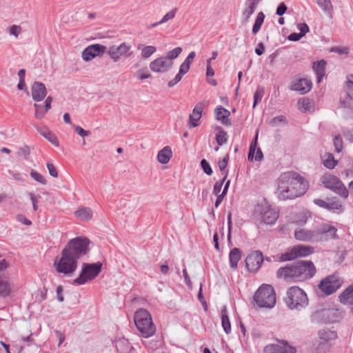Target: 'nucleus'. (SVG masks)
I'll use <instances>...</instances> for the list:
<instances>
[{
  "label": "nucleus",
  "instance_id": "obj_1",
  "mask_svg": "<svg viewBox=\"0 0 353 353\" xmlns=\"http://www.w3.org/2000/svg\"><path fill=\"white\" fill-rule=\"evenodd\" d=\"M91 241L87 237L77 236L69 241L61 251L59 261L55 264L59 273L70 274L76 271L77 261L90 252Z\"/></svg>",
  "mask_w": 353,
  "mask_h": 353
},
{
  "label": "nucleus",
  "instance_id": "obj_2",
  "mask_svg": "<svg viewBox=\"0 0 353 353\" xmlns=\"http://www.w3.org/2000/svg\"><path fill=\"white\" fill-rule=\"evenodd\" d=\"M309 184L304 177L296 172L282 173L278 179L280 200L294 199L303 195Z\"/></svg>",
  "mask_w": 353,
  "mask_h": 353
},
{
  "label": "nucleus",
  "instance_id": "obj_3",
  "mask_svg": "<svg viewBox=\"0 0 353 353\" xmlns=\"http://www.w3.org/2000/svg\"><path fill=\"white\" fill-rule=\"evenodd\" d=\"M316 273L314 263L310 261H300L278 269L276 276L286 281H303L312 278Z\"/></svg>",
  "mask_w": 353,
  "mask_h": 353
},
{
  "label": "nucleus",
  "instance_id": "obj_4",
  "mask_svg": "<svg viewBox=\"0 0 353 353\" xmlns=\"http://www.w3.org/2000/svg\"><path fill=\"white\" fill-rule=\"evenodd\" d=\"M294 237L300 241L317 243L320 241H328L332 239H337V228L334 226L321 223L313 230L299 228L294 232Z\"/></svg>",
  "mask_w": 353,
  "mask_h": 353
},
{
  "label": "nucleus",
  "instance_id": "obj_5",
  "mask_svg": "<svg viewBox=\"0 0 353 353\" xmlns=\"http://www.w3.org/2000/svg\"><path fill=\"white\" fill-rule=\"evenodd\" d=\"M284 302L290 310L300 311L308 305L309 299L303 290L298 286H292L286 292Z\"/></svg>",
  "mask_w": 353,
  "mask_h": 353
},
{
  "label": "nucleus",
  "instance_id": "obj_6",
  "mask_svg": "<svg viewBox=\"0 0 353 353\" xmlns=\"http://www.w3.org/2000/svg\"><path fill=\"white\" fill-rule=\"evenodd\" d=\"M134 319L136 327L142 337L149 338L155 334L156 327L148 310H138L134 314Z\"/></svg>",
  "mask_w": 353,
  "mask_h": 353
},
{
  "label": "nucleus",
  "instance_id": "obj_7",
  "mask_svg": "<svg viewBox=\"0 0 353 353\" xmlns=\"http://www.w3.org/2000/svg\"><path fill=\"white\" fill-rule=\"evenodd\" d=\"M254 300L259 307L272 308L276 304V293L270 285H262L255 292Z\"/></svg>",
  "mask_w": 353,
  "mask_h": 353
},
{
  "label": "nucleus",
  "instance_id": "obj_8",
  "mask_svg": "<svg viewBox=\"0 0 353 353\" xmlns=\"http://www.w3.org/2000/svg\"><path fill=\"white\" fill-rule=\"evenodd\" d=\"M102 265L103 264L101 262L94 263H83L79 276L73 281L72 283L81 285L85 284L89 281L94 279L101 272Z\"/></svg>",
  "mask_w": 353,
  "mask_h": 353
},
{
  "label": "nucleus",
  "instance_id": "obj_9",
  "mask_svg": "<svg viewBox=\"0 0 353 353\" xmlns=\"http://www.w3.org/2000/svg\"><path fill=\"white\" fill-rule=\"evenodd\" d=\"M321 182L325 188L331 190L343 199L348 197L349 191L337 176L330 174H325L321 177Z\"/></svg>",
  "mask_w": 353,
  "mask_h": 353
},
{
  "label": "nucleus",
  "instance_id": "obj_10",
  "mask_svg": "<svg viewBox=\"0 0 353 353\" xmlns=\"http://www.w3.org/2000/svg\"><path fill=\"white\" fill-rule=\"evenodd\" d=\"M343 280L336 274H331L324 278L319 284V288L326 295L334 293L341 288Z\"/></svg>",
  "mask_w": 353,
  "mask_h": 353
},
{
  "label": "nucleus",
  "instance_id": "obj_11",
  "mask_svg": "<svg viewBox=\"0 0 353 353\" xmlns=\"http://www.w3.org/2000/svg\"><path fill=\"white\" fill-rule=\"evenodd\" d=\"M260 208V221L266 225L274 224L279 218V211L273 209L270 205H259Z\"/></svg>",
  "mask_w": 353,
  "mask_h": 353
},
{
  "label": "nucleus",
  "instance_id": "obj_12",
  "mask_svg": "<svg viewBox=\"0 0 353 353\" xmlns=\"http://www.w3.org/2000/svg\"><path fill=\"white\" fill-rule=\"evenodd\" d=\"M131 48V45L123 42L119 46H110L108 49V54L114 62H117L122 56L125 57H130L132 54V52H130Z\"/></svg>",
  "mask_w": 353,
  "mask_h": 353
},
{
  "label": "nucleus",
  "instance_id": "obj_13",
  "mask_svg": "<svg viewBox=\"0 0 353 353\" xmlns=\"http://www.w3.org/2000/svg\"><path fill=\"white\" fill-rule=\"evenodd\" d=\"M264 261V257L262 252L259 250H255L251 252L245 259V266L250 272L257 271Z\"/></svg>",
  "mask_w": 353,
  "mask_h": 353
},
{
  "label": "nucleus",
  "instance_id": "obj_14",
  "mask_svg": "<svg viewBox=\"0 0 353 353\" xmlns=\"http://www.w3.org/2000/svg\"><path fill=\"white\" fill-rule=\"evenodd\" d=\"M8 267V263L5 260L0 261V296L6 297L11 293V286L9 283L8 277L3 272Z\"/></svg>",
  "mask_w": 353,
  "mask_h": 353
},
{
  "label": "nucleus",
  "instance_id": "obj_15",
  "mask_svg": "<svg viewBox=\"0 0 353 353\" xmlns=\"http://www.w3.org/2000/svg\"><path fill=\"white\" fill-rule=\"evenodd\" d=\"M173 65V61L164 57L155 59L150 63V68L154 72L165 73L169 71Z\"/></svg>",
  "mask_w": 353,
  "mask_h": 353
},
{
  "label": "nucleus",
  "instance_id": "obj_16",
  "mask_svg": "<svg viewBox=\"0 0 353 353\" xmlns=\"http://www.w3.org/2000/svg\"><path fill=\"white\" fill-rule=\"evenodd\" d=\"M263 353H296V349L285 341L278 344L267 345L263 349Z\"/></svg>",
  "mask_w": 353,
  "mask_h": 353
},
{
  "label": "nucleus",
  "instance_id": "obj_17",
  "mask_svg": "<svg viewBox=\"0 0 353 353\" xmlns=\"http://www.w3.org/2000/svg\"><path fill=\"white\" fill-rule=\"evenodd\" d=\"M106 49V46L103 45L99 43L92 44L87 47L82 52V58L86 61H90L97 56L103 54Z\"/></svg>",
  "mask_w": 353,
  "mask_h": 353
},
{
  "label": "nucleus",
  "instance_id": "obj_18",
  "mask_svg": "<svg viewBox=\"0 0 353 353\" xmlns=\"http://www.w3.org/2000/svg\"><path fill=\"white\" fill-rule=\"evenodd\" d=\"M205 105V102H199L194 106L192 112L189 115V128H195L199 125V121L201 118L202 112Z\"/></svg>",
  "mask_w": 353,
  "mask_h": 353
},
{
  "label": "nucleus",
  "instance_id": "obj_19",
  "mask_svg": "<svg viewBox=\"0 0 353 353\" xmlns=\"http://www.w3.org/2000/svg\"><path fill=\"white\" fill-rule=\"evenodd\" d=\"M32 97L35 101H41L47 95L46 85L39 81H35L32 85Z\"/></svg>",
  "mask_w": 353,
  "mask_h": 353
},
{
  "label": "nucleus",
  "instance_id": "obj_20",
  "mask_svg": "<svg viewBox=\"0 0 353 353\" xmlns=\"http://www.w3.org/2000/svg\"><path fill=\"white\" fill-rule=\"evenodd\" d=\"M338 299L341 304L350 306L353 312V283L343 290Z\"/></svg>",
  "mask_w": 353,
  "mask_h": 353
},
{
  "label": "nucleus",
  "instance_id": "obj_21",
  "mask_svg": "<svg viewBox=\"0 0 353 353\" xmlns=\"http://www.w3.org/2000/svg\"><path fill=\"white\" fill-rule=\"evenodd\" d=\"M312 85L310 80L305 78L299 79L292 83L291 90L303 94L310 91Z\"/></svg>",
  "mask_w": 353,
  "mask_h": 353
},
{
  "label": "nucleus",
  "instance_id": "obj_22",
  "mask_svg": "<svg viewBox=\"0 0 353 353\" xmlns=\"http://www.w3.org/2000/svg\"><path fill=\"white\" fill-rule=\"evenodd\" d=\"M345 90L347 97L346 99L341 101V103L343 107L352 109L353 104H352L351 101H353V75L347 79Z\"/></svg>",
  "mask_w": 353,
  "mask_h": 353
},
{
  "label": "nucleus",
  "instance_id": "obj_23",
  "mask_svg": "<svg viewBox=\"0 0 353 353\" xmlns=\"http://www.w3.org/2000/svg\"><path fill=\"white\" fill-rule=\"evenodd\" d=\"M230 112L221 105L216 107L214 110L215 119L220 121L225 126H230L231 121L229 119Z\"/></svg>",
  "mask_w": 353,
  "mask_h": 353
},
{
  "label": "nucleus",
  "instance_id": "obj_24",
  "mask_svg": "<svg viewBox=\"0 0 353 353\" xmlns=\"http://www.w3.org/2000/svg\"><path fill=\"white\" fill-rule=\"evenodd\" d=\"M326 65L327 63L323 59L313 63L312 69L316 76V82L318 83L322 81L325 75Z\"/></svg>",
  "mask_w": 353,
  "mask_h": 353
},
{
  "label": "nucleus",
  "instance_id": "obj_25",
  "mask_svg": "<svg viewBox=\"0 0 353 353\" xmlns=\"http://www.w3.org/2000/svg\"><path fill=\"white\" fill-rule=\"evenodd\" d=\"M241 259V251L239 248H234L229 253L230 266L232 269L236 270L238 267V263Z\"/></svg>",
  "mask_w": 353,
  "mask_h": 353
},
{
  "label": "nucleus",
  "instance_id": "obj_26",
  "mask_svg": "<svg viewBox=\"0 0 353 353\" xmlns=\"http://www.w3.org/2000/svg\"><path fill=\"white\" fill-rule=\"evenodd\" d=\"M37 131L41 135H42L43 137L48 139L54 145L57 147L59 146V141L58 140V138L53 132L50 131L47 128H38Z\"/></svg>",
  "mask_w": 353,
  "mask_h": 353
},
{
  "label": "nucleus",
  "instance_id": "obj_27",
  "mask_svg": "<svg viewBox=\"0 0 353 353\" xmlns=\"http://www.w3.org/2000/svg\"><path fill=\"white\" fill-rule=\"evenodd\" d=\"M172 157V151L170 146H165L157 154V160L160 163L166 164Z\"/></svg>",
  "mask_w": 353,
  "mask_h": 353
},
{
  "label": "nucleus",
  "instance_id": "obj_28",
  "mask_svg": "<svg viewBox=\"0 0 353 353\" xmlns=\"http://www.w3.org/2000/svg\"><path fill=\"white\" fill-rule=\"evenodd\" d=\"M115 347L117 353H130L134 350L130 342L125 339H119L116 341Z\"/></svg>",
  "mask_w": 353,
  "mask_h": 353
},
{
  "label": "nucleus",
  "instance_id": "obj_29",
  "mask_svg": "<svg viewBox=\"0 0 353 353\" xmlns=\"http://www.w3.org/2000/svg\"><path fill=\"white\" fill-rule=\"evenodd\" d=\"M221 325L226 334L231 332V324L228 315L227 307L225 305L221 308Z\"/></svg>",
  "mask_w": 353,
  "mask_h": 353
},
{
  "label": "nucleus",
  "instance_id": "obj_30",
  "mask_svg": "<svg viewBox=\"0 0 353 353\" xmlns=\"http://www.w3.org/2000/svg\"><path fill=\"white\" fill-rule=\"evenodd\" d=\"M74 215L81 221H89L92 217V211L90 208L84 207L75 211Z\"/></svg>",
  "mask_w": 353,
  "mask_h": 353
},
{
  "label": "nucleus",
  "instance_id": "obj_31",
  "mask_svg": "<svg viewBox=\"0 0 353 353\" xmlns=\"http://www.w3.org/2000/svg\"><path fill=\"white\" fill-rule=\"evenodd\" d=\"M316 2L325 14L332 17L333 6L331 0H316Z\"/></svg>",
  "mask_w": 353,
  "mask_h": 353
},
{
  "label": "nucleus",
  "instance_id": "obj_32",
  "mask_svg": "<svg viewBox=\"0 0 353 353\" xmlns=\"http://www.w3.org/2000/svg\"><path fill=\"white\" fill-rule=\"evenodd\" d=\"M319 339L325 342L334 340L337 338V334L334 331L327 329H323L319 332Z\"/></svg>",
  "mask_w": 353,
  "mask_h": 353
},
{
  "label": "nucleus",
  "instance_id": "obj_33",
  "mask_svg": "<svg viewBox=\"0 0 353 353\" xmlns=\"http://www.w3.org/2000/svg\"><path fill=\"white\" fill-rule=\"evenodd\" d=\"M295 250H296L297 257H305L312 254L314 251V249L310 245H298L295 246Z\"/></svg>",
  "mask_w": 353,
  "mask_h": 353
},
{
  "label": "nucleus",
  "instance_id": "obj_34",
  "mask_svg": "<svg viewBox=\"0 0 353 353\" xmlns=\"http://www.w3.org/2000/svg\"><path fill=\"white\" fill-rule=\"evenodd\" d=\"M323 165L327 169H334L338 161L335 160L334 155L332 153H326L323 159Z\"/></svg>",
  "mask_w": 353,
  "mask_h": 353
},
{
  "label": "nucleus",
  "instance_id": "obj_35",
  "mask_svg": "<svg viewBox=\"0 0 353 353\" xmlns=\"http://www.w3.org/2000/svg\"><path fill=\"white\" fill-rule=\"evenodd\" d=\"M215 130L217 131V134H216V141L217 144L221 146L228 141L227 132L221 126H217L215 128Z\"/></svg>",
  "mask_w": 353,
  "mask_h": 353
},
{
  "label": "nucleus",
  "instance_id": "obj_36",
  "mask_svg": "<svg viewBox=\"0 0 353 353\" xmlns=\"http://www.w3.org/2000/svg\"><path fill=\"white\" fill-rule=\"evenodd\" d=\"M264 19H265V14H263V12H259L257 14L254 23L252 27V33L254 34H256L259 32V30L261 28V26L263 23Z\"/></svg>",
  "mask_w": 353,
  "mask_h": 353
},
{
  "label": "nucleus",
  "instance_id": "obj_37",
  "mask_svg": "<svg viewBox=\"0 0 353 353\" xmlns=\"http://www.w3.org/2000/svg\"><path fill=\"white\" fill-rule=\"evenodd\" d=\"M298 108L301 112H306L307 111H310V109L312 108V103L311 100H310L309 99L304 98L303 99L299 100Z\"/></svg>",
  "mask_w": 353,
  "mask_h": 353
},
{
  "label": "nucleus",
  "instance_id": "obj_38",
  "mask_svg": "<svg viewBox=\"0 0 353 353\" xmlns=\"http://www.w3.org/2000/svg\"><path fill=\"white\" fill-rule=\"evenodd\" d=\"M297 258L296 250L295 246L293 247L289 252L282 254L280 258L281 261H292Z\"/></svg>",
  "mask_w": 353,
  "mask_h": 353
},
{
  "label": "nucleus",
  "instance_id": "obj_39",
  "mask_svg": "<svg viewBox=\"0 0 353 353\" xmlns=\"http://www.w3.org/2000/svg\"><path fill=\"white\" fill-rule=\"evenodd\" d=\"M342 208V205L339 200L336 198H333L330 200V202L327 203V209L330 211H335L337 210H341Z\"/></svg>",
  "mask_w": 353,
  "mask_h": 353
},
{
  "label": "nucleus",
  "instance_id": "obj_40",
  "mask_svg": "<svg viewBox=\"0 0 353 353\" xmlns=\"http://www.w3.org/2000/svg\"><path fill=\"white\" fill-rule=\"evenodd\" d=\"M228 172L227 171L222 179V180L216 181L213 188L212 194L215 196L220 195L219 193L221 190L222 186L223 183L225 181L227 177H228Z\"/></svg>",
  "mask_w": 353,
  "mask_h": 353
},
{
  "label": "nucleus",
  "instance_id": "obj_41",
  "mask_svg": "<svg viewBox=\"0 0 353 353\" xmlns=\"http://www.w3.org/2000/svg\"><path fill=\"white\" fill-rule=\"evenodd\" d=\"M157 51V48L153 46H145L141 50V57L143 59H148L150 56H152Z\"/></svg>",
  "mask_w": 353,
  "mask_h": 353
},
{
  "label": "nucleus",
  "instance_id": "obj_42",
  "mask_svg": "<svg viewBox=\"0 0 353 353\" xmlns=\"http://www.w3.org/2000/svg\"><path fill=\"white\" fill-rule=\"evenodd\" d=\"M181 52L182 48L181 47H176L174 49L168 51L164 57L172 61L173 59H176L179 56Z\"/></svg>",
  "mask_w": 353,
  "mask_h": 353
},
{
  "label": "nucleus",
  "instance_id": "obj_43",
  "mask_svg": "<svg viewBox=\"0 0 353 353\" xmlns=\"http://www.w3.org/2000/svg\"><path fill=\"white\" fill-rule=\"evenodd\" d=\"M264 94V89L261 87H258L254 94V103L253 108H255L259 101H261Z\"/></svg>",
  "mask_w": 353,
  "mask_h": 353
},
{
  "label": "nucleus",
  "instance_id": "obj_44",
  "mask_svg": "<svg viewBox=\"0 0 353 353\" xmlns=\"http://www.w3.org/2000/svg\"><path fill=\"white\" fill-rule=\"evenodd\" d=\"M34 107L35 108L34 115L36 118L39 119H43L48 111H46L45 108L41 105L34 103Z\"/></svg>",
  "mask_w": 353,
  "mask_h": 353
},
{
  "label": "nucleus",
  "instance_id": "obj_45",
  "mask_svg": "<svg viewBox=\"0 0 353 353\" xmlns=\"http://www.w3.org/2000/svg\"><path fill=\"white\" fill-rule=\"evenodd\" d=\"M333 143L336 152H341L343 150V139L340 135H336L334 137Z\"/></svg>",
  "mask_w": 353,
  "mask_h": 353
},
{
  "label": "nucleus",
  "instance_id": "obj_46",
  "mask_svg": "<svg viewBox=\"0 0 353 353\" xmlns=\"http://www.w3.org/2000/svg\"><path fill=\"white\" fill-rule=\"evenodd\" d=\"M30 176L34 180L42 185H46L47 183L45 178L40 173L36 172L35 170H32L30 172Z\"/></svg>",
  "mask_w": 353,
  "mask_h": 353
},
{
  "label": "nucleus",
  "instance_id": "obj_47",
  "mask_svg": "<svg viewBox=\"0 0 353 353\" xmlns=\"http://www.w3.org/2000/svg\"><path fill=\"white\" fill-rule=\"evenodd\" d=\"M279 123H283L284 124H287V120L286 117L283 115H280L277 117H274L272 118L270 121L269 122V124L272 126H276Z\"/></svg>",
  "mask_w": 353,
  "mask_h": 353
},
{
  "label": "nucleus",
  "instance_id": "obj_48",
  "mask_svg": "<svg viewBox=\"0 0 353 353\" xmlns=\"http://www.w3.org/2000/svg\"><path fill=\"white\" fill-rule=\"evenodd\" d=\"M176 12H177V8H173L172 10H170V12H168L163 16L162 19L160 21V23H164L167 21H168L169 20L174 19L176 15Z\"/></svg>",
  "mask_w": 353,
  "mask_h": 353
},
{
  "label": "nucleus",
  "instance_id": "obj_49",
  "mask_svg": "<svg viewBox=\"0 0 353 353\" xmlns=\"http://www.w3.org/2000/svg\"><path fill=\"white\" fill-rule=\"evenodd\" d=\"M201 166L203 170V172L210 176L212 174V169L209 164V163L205 159H202L201 161Z\"/></svg>",
  "mask_w": 353,
  "mask_h": 353
},
{
  "label": "nucleus",
  "instance_id": "obj_50",
  "mask_svg": "<svg viewBox=\"0 0 353 353\" xmlns=\"http://www.w3.org/2000/svg\"><path fill=\"white\" fill-rule=\"evenodd\" d=\"M257 137H258V135L256 134L255 136L254 141L250 145L249 153H248V160H253L254 154L256 148Z\"/></svg>",
  "mask_w": 353,
  "mask_h": 353
},
{
  "label": "nucleus",
  "instance_id": "obj_51",
  "mask_svg": "<svg viewBox=\"0 0 353 353\" xmlns=\"http://www.w3.org/2000/svg\"><path fill=\"white\" fill-rule=\"evenodd\" d=\"M331 52H336V53H337V54H339L340 55H342V54L347 55L350 52V49L347 47H338V46H335V47H333L331 49Z\"/></svg>",
  "mask_w": 353,
  "mask_h": 353
},
{
  "label": "nucleus",
  "instance_id": "obj_52",
  "mask_svg": "<svg viewBox=\"0 0 353 353\" xmlns=\"http://www.w3.org/2000/svg\"><path fill=\"white\" fill-rule=\"evenodd\" d=\"M245 8L243 10V15L245 17L246 20H248L251 15L254 12L256 8L249 5H245Z\"/></svg>",
  "mask_w": 353,
  "mask_h": 353
},
{
  "label": "nucleus",
  "instance_id": "obj_53",
  "mask_svg": "<svg viewBox=\"0 0 353 353\" xmlns=\"http://www.w3.org/2000/svg\"><path fill=\"white\" fill-rule=\"evenodd\" d=\"M30 153V148L27 145L20 148L17 152V154L19 157H23L26 159H28Z\"/></svg>",
  "mask_w": 353,
  "mask_h": 353
},
{
  "label": "nucleus",
  "instance_id": "obj_54",
  "mask_svg": "<svg viewBox=\"0 0 353 353\" xmlns=\"http://www.w3.org/2000/svg\"><path fill=\"white\" fill-rule=\"evenodd\" d=\"M74 131L82 137L89 136L91 134L90 131L85 130L79 125L74 126Z\"/></svg>",
  "mask_w": 353,
  "mask_h": 353
},
{
  "label": "nucleus",
  "instance_id": "obj_55",
  "mask_svg": "<svg viewBox=\"0 0 353 353\" xmlns=\"http://www.w3.org/2000/svg\"><path fill=\"white\" fill-rule=\"evenodd\" d=\"M297 28L300 30V34L303 36L310 31L309 26L305 23H301L297 24Z\"/></svg>",
  "mask_w": 353,
  "mask_h": 353
},
{
  "label": "nucleus",
  "instance_id": "obj_56",
  "mask_svg": "<svg viewBox=\"0 0 353 353\" xmlns=\"http://www.w3.org/2000/svg\"><path fill=\"white\" fill-rule=\"evenodd\" d=\"M47 168L49 171L50 174L53 177H57L58 176V171L55 166L52 163H47Z\"/></svg>",
  "mask_w": 353,
  "mask_h": 353
},
{
  "label": "nucleus",
  "instance_id": "obj_57",
  "mask_svg": "<svg viewBox=\"0 0 353 353\" xmlns=\"http://www.w3.org/2000/svg\"><path fill=\"white\" fill-rule=\"evenodd\" d=\"M228 161L229 154H227L222 160L219 161L218 165L221 171H223L226 168Z\"/></svg>",
  "mask_w": 353,
  "mask_h": 353
},
{
  "label": "nucleus",
  "instance_id": "obj_58",
  "mask_svg": "<svg viewBox=\"0 0 353 353\" xmlns=\"http://www.w3.org/2000/svg\"><path fill=\"white\" fill-rule=\"evenodd\" d=\"M29 196H30V200H31L32 203L33 210L34 211H37L38 210V205H37V203L38 199L41 196L39 195H38L37 196L33 193H29Z\"/></svg>",
  "mask_w": 353,
  "mask_h": 353
},
{
  "label": "nucleus",
  "instance_id": "obj_59",
  "mask_svg": "<svg viewBox=\"0 0 353 353\" xmlns=\"http://www.w3.org/2000/svg\"><path fill=\"white\" fill-rule=\"evenodd\" d=\"M288 8L284 3H281L276 8V14L279 16H282L286 12Z\"/></svg>",
  "mask_w": 353,
  "mask_h": 353
},
{
  "label": "nucleus",
  "instance_id": "obj_60",
  "mask_svg": "<svg viewBox=\"0 0 353 353\" xmlns=\"http://www.w3.org/2000/svg\"><path fill=\"white\" fill-rule=\"evenodd\" d=\"M21 28L19 26L13 25L10 28V34H12L15 36L16 37H18L19 33L21 32Z\"/></svg>",
  "mask_w": 353,
  "mask_h": 353
},
{
  "label": "nucleus",
  "instance_id": "obj_61",
  "mask_svg": "<svg viewBox=\"0 0 353 353\" xmlns=\"http://www.w3.org/2000/svg\"><path fill=\"white\" fill-rule=\"evenodd\" d=\"M195 56H196L195 52L192 51V52H190L189 54L188 55V57H186V59H185V61H183V63H185L187 65L190 66L191 63L193 62V60H194Z\"/></svg>",
  "mask_w": 353,
  "mask_h": 353
},
{
  "label": "nucleus",
  "instance_id": "obj_62",
  "mask_svg": "<svg viewBox=\"0 0 353 353\" xmlns=\"http://www.w3.org/2000/svg\"><path fill=\"white\" fill-rule=\"evenodd\" d=\"M303 36L300 33L293 32L288 36V39L292 41H297L300 40Z\"/></svg>",
  "mask_w": 353,
  "mask_h": 353
},
{
  "label": "nucleus",
  "instance_id": "obj_63",
  "mask_svg": "<svg viewBox=\"0 0 353 353\" xmlns=\"http://www.w3.org/2000/svg\"><path fill=\"white\" fill-rule=\"evenodd\" d=\"M314 203L316 205H318L319 207L320 208H324V209H327V202L325 201L323 199H315L314 200Z\"/></svg>",
  "mask_w": 353,
  "mask_h": 353
},
{
  "label": "nucleus",
  "instance_id": "obj_64",
  "mask_svg": "<svg viewBox=\"0 0 353 353\" xmlns=\"http://www.w3.org/2000/svg\"><path fill=\"white\" fill-rule=\"evenodd\" d=\"M190 66L185 63H182L179 68L180 74H185L190 70Z\"/></svg>",
  "mask_w": 353,
  "mask_h": 353
}]
</instances>
